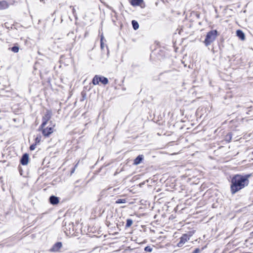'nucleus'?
<instances>
[{
	"mask_svg": "<svg viewBox=\"0 0 253 253\" xmlns=\"http://www.w3.org/2000/svg\"><path fill=\"white\" fill-rule=\"evenodd\" d=\"M143 159V155H139L134 161V165H137L139 164Z\"/></svg>",
	"mask_w": 253,
	"mask_h": 253,
	"instance_id": "10",
	"label": "nucleus"
},
{
	"mask_svg": "<svg viewBox=\"0 0 253 253\" xmlns=\"http://www.w3.org/2000/svg\"><path fill=\"white\" fill-rule=\"evenodd\" d=\"M40 141H41V138H39V137H37L35 139V141H36V144H38L40 142Z\"/></svg>",
	"mask_w": 253,
	"mask_h": 253,
	"instance_id": "21",
	"label": "nucleus"
},
{
	"mask_svg": "<svg viewBox=\"0 0 253 253\" xmlns=\"http://www.w3.org/2000/svg\"><path fill=\"white\" fill-rule=\"evenodd\" d=\"M237 36L242 41L245 40V36L244 33L241 30H237L236 32Z\"/></svg>",
	"mask_w": 253,
	"mask_h": 253,
	"instance_id": "9",
	"label": "nucleus"
},
{
	"mask_svg": "<svg viewBox=\"0 0 253 253\" xmlns=\"http://www.w3.org/2000/svg\"><path fill=\"white\" fill-rule=\"evenodd\" d=\"M11 50L15 53H17L19 51V47L18 46H13L12 47Z\"/></svg>",
	"mask_w": 253,
	"mask_h": 253,
	"instance_id": "18",
	"label": "nucleus"
},
{
	"mask_svg": "<svg viewBox=\"0 0 253 253\" xmlns=\"http://www.w3.org/2000/svg\"><path fill=\"white\" fill-rule=\"evenodd\" d=\"M133 221L130 219H128L126 220V226L127 227H130L132 224Z\"/></svg>",
	"mask_w": 253,
	"mask_h": 253,
	"instance_id": "16",
	"label": "nucleus"
},
{
	"mask_svg": "<svg viewBox=\"0 0 253 253\" xmlns=\"http://www.w3.org/2000/svg\"><path fill=\"white\" fill-rule=\"evenodd\" d=\"M132 24L133 26V28L134 30H137L139 28V24L135 20H133L132 21Z\"/></svg>",
	"mask_w": 253,
	"mask_h": 253,
	"instance_id": "15",
	"label": "nucleus"
},
{
	"mask_svg": "<svg viewBox=\"0 0 253 253\" xmlns=\"http://www.w3.org/2000/svg\"><path fill=\"white\" fill-rule=\"evenodd\" d=\"M248 177L239 174L235 175L231 179V191L234 194L244 188L249 184Z\"/></svg>",
	"mask_w": 253,
	"mask_h": 253,
	"instance_id": "1",
	"label": "nucleus"
},
{
	"mask_svg": "<svg viewBox=\"0 0 253 253\" xmlns=\"http://www.w3.org/2000/svg\"><path fill=\"white\" fill-rule=\"evenodd\" d=\"M189 240V237L187 235L184 234L181 238L179 242L178 243L177 246L179 247H182L188 240Z\"/></svg>",
	"mask_w": 253,
	"mask_h": 253,
	"instance_id": "5",
	"label": "nucleus"
},
{
	"mask_svg": "<svg viewBox=\"0 0 253 253\" xmlns=\"http://www.w3.org/2000/svg\"><path fill=\"white\" fill-rule=\"evenodd\" d=\"M99 83V77L96 75L92 80V83L93 84L96 85Z\"/></svg>",
	"mask_w": 253,
	"mask_h": 253,
	"instance_id": "14",
	"label": "nucleus"
},
{
	"mask_svg": "<svg viewBox=\"0 0 253 253\" xmlns=\"http://www.w3.org/2000/svg\"><path fill=\"white\" fill-rule=\"evenodd\" d=\"M50 202L52 205H56L59 203V199L57 197L52 196L49 198Z\"/></svg>",
	"mask_w": 253,
	"mask_h": 253,
	"instance_id": "7",
	"label": "nucleus"
},
{
	"mask_svg": "<svg viewBox=\"0 0 253 253\" xmlns=\"http://www.w3.org/2000/svg\"><path fill=\"white\" fill-rule=\"evenodd\" d=\"M51 117V112L50 111H47L45 114L42 118V123L41 125V128L45 127L47 124V122L50 119Z\"/></svg>",
	"mask_w": 253,
	"mask_h": 253,
	"instance_id": "4",
	"label": "nucleus"
},
{
	"mask_svg": "<svg viewBox=\"0 0 253 253\" xmlns=\"http://www.w3.org/2000/svg\"><path fill=\"white\" fill-rule=\"evenodd\" d=\"M102 40H103V37H102V38L101 39V48H103V43L102 42Z\"/></svg>",
	"mask_w": 253,
	"mask_h": 253,
	"instance_id": "22",
	"label": "nucleus"
},
{
	"mask_svg": "<svg viewBox=\"0 0 253 253\" xmlns=\"http://www.w3.org/2000/svg\"><path fill=\"white\" fill-rule=\"evenodd\" d=\"M144 250L147 252H151L152 251V248L149 246H147L145 248Z\"/></svg>",
	"mask_w": 253,
	"mask_h": 253,
	"instance_id": "19",
	"label": "nucleus"
},
{
	"mask_svg": "<svg viewBox=\"0 0 253 253\" xmlns=\"http://www.w3.org/2000/svg\"><path fill=\"white\" fill-rule=\"evenodd\" d=\"M40 128L42 130V134L45 136H49L51 133H52L54 131V126L50 127H47L46 128Z\"/></svg>",
	"mask_w": 253,
	"mask_h": 253,
	"instance_id": "3",
	"label": "nucleus"
},
{
	"mask_svg": "<svg viewBox=\"0 0 253 253\" xmlns=\"http://www.w3.org/2000/svg\"><path fill=\"white\" fill-rule=\"evenodd\" d=\"M29 156L27 154H25L22 156L21 160V163L23 165H26L28 163Z\"/></svg>",
	"mask_w": 253,
	"mask_h": 253,
	"instance_id": "6",
	"label": "nucleus"
},
{
	"mask_svg": "<svg viewBox=\"0 0 253 253\" xmlns=\"http://www.w3.org/2000/svg\"><path fill=\"white\" fill-rule=\"evenodd\" d=\"M126 202V200L125 199H119L116 201V203L117 204L125 203Z\"/></svg>",
	"mask_w": 253,
	"mask_h": 253,
	"instance_id": "17",
	"label": "nucleus"
},
{
	"mask_svg": "<svg viewBox=\"0 0 253 253\" xmlns=\"http://www.w3.org/2000/svg\"><path fill=\"white\" fill-rule=\"evenodd\" d=\"M142 0H131V4L134 6L139 5L142 2Z\"/></svg>",
	"mask_w": 253,
	"mask_h": 253,
	"instance_id": "12",
	"label": "nucleus"
},
{
	"mask_svg": "<svg viewBox=\"0 0 253 253\" xmlns=\"http://www.w3.org/2000/svg\"><path fill=\"white\" fill-rule=\"evenodd\" d=\"M36 147V144H33V145H32L30 146V149L31 150H35V149Z\"/></svg>",
	"mask_w": 253,
	"mask_h": 253,
	"instance_id": "20",
	"label": "nucleus"
},
{
	"mask_svg": "<svg viewBox=\"0 0 253 253\" xmlns=\"http://www.w3.org/2000/svg\"><path fill=\"white\" fill-rule=\"evenodd\" d=\"M199 252V249H196L194 252V253H198Z\"/></svg>",
	"mask_w": 253,
	"mask_h": 253,
	"instance_id": "23",
	"label": "nucleus"
},
{
	"mask_svg": "<svg viewBox=\"0 0 253 253\" xmlns=\"http://www.w3.org/2000/svg\"><path fill=\"white\" fill-rule=\"evenodd\" d=\"M8 5L5 1H0V9H6L8 7Z\"/></svg>",
	"mask_w": 253,
	"mask_h": 253,
	"instance_id": "11",
	"label": "nucleus"
},
{
	"mask_svg": "<svg viewBox=\"0 0 253 253\" xmlns=\"http://www.w3.org/2000/svg\"><path fill=\"white\" fill-rule=\"evenodd\" d=\"M62 247V243L61 242L56 243L52 247V251L54 252L58 251Z\"/></svg>",
	"mask_w": 253,
	"mask_h": 253,
	"instance_id": "8",
	"label": "nucleus"
},
{
	"mask_svg": "<svg viewBox=\"0 0 253 253\" xmlns=\"http://www.w3.org/2000/svg\"><path fill=\"white\" fill-rule=\"evenodd\" d=\"M99 82H101L103 84H106L108 83V79L104 77H99Z\"/></svg>",
	"mask_w": 253,
	"mask_h": 253,
	"instance_id": "13",
	"label": "nucleus"
},
{
	"mask_svg": "<svg viewBox=\"0 0 253 253\" xmlns=\"http://www.w3.org/2000/svg\"><path fill=\"white\" fill-rule=\"evenodd\" d=\"M217 36L216 30H212L209 32L206 36V38L204 41V42L206 46L210 45L212 42Z\"/></svg>",
	"mask_w": 253,
	"mask_h": 253,
	"instance_id": "2",
	"label": "nucleus"
}]
</instances>
